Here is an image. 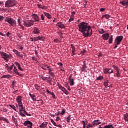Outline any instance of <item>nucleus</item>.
Segmentation results:
<instances>
[{"mask_svg": "<svg viewBox=\"0 0 128 128\" xmlns=\"http://www.w3.org/2000/svg\"><path fill=\"white\" fill-rule=\"evenodd\" d=\"M104 128H114L113 124H108L104 126Z\"/></svg>", "mask_w": 128, "mask_h": 128, "instance_id": "obj_30", "label": "nucleus"}, {"mask_svg": "<svg viewBox=\"0 0 128 128\" xmlns=\"http://www.w3.org/2000/svg\"><path fill=\"white\" fill-rule=\"evenodd\" d=\"M104 86L106 88H108V84H109V82H108V80H106L105 82H104Z\"/></svg>", "mask_w": 128, "mask_h": 128, "instance_id": "obj_31", "label": "nucleus"}, {"mask_svg": "<svg viewBox=\"0 0 128 128\" xmlns=\"http://www.w3.org/2000/svg\"><path fill=\"white\" fill-rule=\"evenodd\" d=\"M78 30L82 33L83 36L88 38L92 34V30L88 24L82 22L78 25Z\"/></svg>", "mask_w": 128, "mask_h": 128, "instance_id": "obj_1", "label": "nucleus"}, {"mask_svg": "<svg viewBox=\"0 0 128 128\" xmlns=\"http://www.w3.org/2000/svg\"><path fill=\"white\" fill-rule=\"evenodd\" d=\"M86 50H83V51H82L81 52H80V54H86Z\"/></svg>", "mask_w": 128, "mask_h": 128, "instance_id": "obj_58", "label": "nucleus"}, {"mask_svg": "<svg viewBox=\"0 0 128 128\" xmlns=\"http://www.w3.org/2000/svg\"><path fill=\"white\" fill-rule=\"evenodd\" d=\"M12 122H14L16 126H18V120H16V118H14V116H12Z\"/></svg>", "mask_w": 128, "mask_h": 128, "instance_id": "obj_21", "label": "nucleus"}, {"mask_svg": "<svg viewBox=\"0 0 128 128\" xmlns=\"http://www.w3.org/2000/svg\"><path fill=\"white\" fill-rule=\"evenodd\" d=\"M29 96H30L32 100L34 102L35 100H36V96L34 94H29Z\"/></svg>", "mask_w": 128, "mask_h": 128, "instance_id": "obj_24", "label": "nucleus"}, {"mask_svg": "<svg viewBox=\"0 0 128 128\" xmlns=\"http://www.w3.org/2000/svg\"><path fill=\"white\" fill-rule=\"evenodd\" d=\"M102 38L104 40H108L110 38V34L108 32L102 35Z\"/></svg>", "mask_w": 128, "mask_h": 128, "instance_id": "obj_10", "label": "nucleus"}, {"mask_svg": "<svg viewBox=\"0 0 128 128\" xmlns=\"http://www.w3.org/2000/svg\"><path fill=\"white\" fill-rule=\"evenodd\" d=\"M123 38V36H117L115 38L114 44H120L122 42V40Z\"/></svg>", "mask_w": 128, "mask_h": 128, "instance_id": "obj_6", "label": "nucleus"}, {"mask_svg": "<svg viewBox=\"0 0 128 128\" xmlns=\"http://www.w3.org/2000/svg\"><path fill=\"white\" fill-rule=\"evenodd\" d=\"M88 128H94V124H88V126H87Z\"/></svg>", "mask_w": 128, "mask_h": 128, "instance_id": "obj_52", "label": "nucleus"}, {"mask_svg": "<svg viewBox=\"0 0 128 128\" xmlns=\"http://www.w3.org/2000/svg\"><path fill=\"white\" fill-rule=\"evenodd\" d=\"M83 66L82 67L83 68H86V61H84L83 62Z\"/></svg>", "mask_w": 128, "mask_h": 128, "instance_id": "obj_51", "label": "nucleus"}, {"mask_svg": "<svg viewBox=\"0 0 128 128\" xmlns=\"http://www.w3.org/2000/svg\"><path fill=\"white\" fill-rule=\"evenodd\" d=\"M65 112H66V110L62 109V112H61V113H60V114H61L62 116H64V114Z\"/></svg>", "mask_w": 128, "mask_h": 128, "instance_id": "obj_47", "label": "nucleus"}, {"mask_svg": "<svg viewBox=\"0 0 128 128\" xmlns=\"http://www.w3.org/2000/svg\"><path fill=\"white\" fill-rule=\"evenodd\" d=\"M24 113L25 114H26V116H32V114H28V112H26V109H24L23 110Z\"/></svg>", "mask_w": 128, "mask_h": 128, "instance_id": "obj_37", "label": "nucleus"}, {"mask_svg": "<svg viewBox=\"0 0 128 128\" xmlns=\"http://www.w3.org/2000/svg\"><path fill=\"white\" fill-rule=\"evenodd\" d=\"M114 40V36L112 35H111L110 36V38H109L108 42L110 44H112V42Z\"/></svg>", "mask_w": 128, "mask_h": 128, "instance_id": "obj_27", "label": "nucleus"}, {"mask_svg": "<svg viewBox=\"0 0 128 128\" xmlns=\"http://www.w3.org/2000/svg\"><path fill=\"white\" fill-rule=\"evenodd\" d=\"M66 88H68V90H71V89L70 88V86H68V84H66Z\"/></svg>", "mask_w": 128, "mask_h": 128, "instance_id": "obj_56", "label": "nucleus"}, {"mask_svg": "<svg viewBox=\"0 0 128 128\" xmlns=\"http://www.w3.org/2000/svg\"><path fill=\"white\" fill-rule=\"evenodd\" d=\"M72 78V74H71L68 78V82L70 84V86H74V78Z\"/></svg>", "mask_w": 128, "mask_h": 128, "instance_id": "obj_9", "label": "nucleus"}, {"mask_svg": "<svg viewBox=\"0 0 128 128\" xmlns=\"http://www.w3.org/2000/svg\"><path fill=\"white\" fill-rule=\"evenodd\" d=\"M105 18L106 20H108V18H110V16L108 14L103 15L102 16V18Z\"/></svg>", "mask_w": 128, "mask_h": 128, "instance_id": "obj_34", "label": "nucleus"}, {"mask_svg": "<svg viewBox=\"0 0 128 128\" xmlns=\"http://www.w3.org/2000/svg\"><path fill=\"white\" fill-rule=\"evenodd\" d=\"M74 20V16H70V18L68 20L69 22H72Z\"/></svg>", "mask_w": 128, "mask_h": 128, "instance_id": "obj_48", "label": "nucleus"}, {"mask_svg": "<svg viewBox=\"0 0 128 128\" xmlns=\"http://www.w3.org/2000/svg\"><path fill=\"white\" fill-rule=\"evenodd\" d=\"M124 118L126 122H128V113L124 114Z\"/></svg>", "mask_w": 128, "mask_h": 128, "instance_id": "obj_28", "label": "nucleus"}, {"mask_svg": "<svg viewBox=\"0 0 128 128\" xmlns=\"http://www.w3.org/2000/svg\"><path fill=\"white\" fill-rule=\"evenodd\" d=\"M6 36H8V38H10V36H12V33L10 32H8L6 34Z\"/></svg>", "mask_w": 128, "mask_h": 128, "instance_id": "obj_49", "label": "nucleus"}, {"mask_svg": "<svg viewBox=\"0 0 128 128\" xmlns=\"http://www.w3.org/2000/svg\"><path fill=\"white\" fill-rule=\"evenodd\" d=\"M45 38H46L44 36H38V40H42V42H44V40Z\"/></svg>", "mask_w": 128, "mask_h": 128, "instance_id": "obj_33", "label": "nucleus"}, {"mask_svg": "<svg viewBox=\"0 0 128 128\" xmlns=\"http://www.w3.org/2000/svg\"><path fill=\"white\" fill-rule=\"evenodd\" d=\"M103 78H104V76H99L98 77L96 78V80H102Z\"/></svg>", "mask_w": 128, "mask_h": 128, "instance_id": "obj_40", "label": "nucleus"}, {"mask_svg": "<svg viewBox=\"0 0 128 128\" xmlns=\"http://www.w3.org/2000/svg\"><path fill=\"white\" fill-rule=\"evenodd\" d=\"M40 20H44V14H40Z\"/></svg>", "mask_w": 128, "mask_h": 128, "instance_id": "obj_41", "label": "nucleus"}, {"mask_svg": "<svg viewBox=\"0 0 128 128\" xmlns=\"http://www.w3.org/2000/svg\"><path fill=\"white\" fill-rule=\"evenodd\" d=\"M103 72L105 74H112L114 72V70L110 68H105L103 70Z\"/></svg>", "mask_w": 128, "mask_h": 128, "instance_id": "obj_8", "label": "nucleus"}, {"mask_svg": "<svg viewBox=\"0 0 128 128\" xmlns=\"http://www.w3.org/2000/svg\"><path fill=\"white\" fill-rule=\"evenodd\" d=\"M47 70H49L48 72L49 74H50V76H52V78H54V72H52V70L50 69H47Z\"/></svg>", "mask_w": 128, "mask_h": 128, "instance_id": "obj_32", "label": "nucleus"}, {"mask_svg": "<svg viewBox=\"0 0 128 128\" xmlns=\"http://www.w3.org/2000/svg\"><path fill=\"white\" fill-rule=\"evenodd\" d=\"M4 22H6L8 24H10L12 26H14L16 24V21L14 20L12 18H10L8 17H6Z\"/></svg>", "mask_w": 128, "mask_h": 128, "instance_id": "obj_2", "label": "nucleus"}, {"mask_svg": "<svg viewBox=\"0 0 128 128\" xmlns=\"http://www.w3.org/2000/svg\"><path fill=\"white\" fill-rule=\"evenodd\" d=\"M20 116H21L26 117V115L22 113V112H20L19 113Z\"/></svg>", "mask_w": 128, "mask_h": 128, "instance_id": "obj_50", "label": "nucleus"}, {"mask_svg": "<svg viewBox=\"0 0 128 128\" xmlns=\"http://www.w3.org/2000/svg\"><path fill=\"white\" fill-rule=\"evenodd\" d=\"M2 78H12V76L8 74V75H3L1 77Z\"/></svg>", "mask_w": 128, "mask_h": 128, "instance_id": "obj_29", "label": "nucleus"}, {"mask_svg": "<svg viewBox=\"0 0 128 128\" xmlns=\"http://www.w3.org/2000/svg\"><path fill=\"white\" fill-rule=\"evenodd\" d=\"M0 54L2 58H4V60H8L10 58V55L4 52L0 51Z\"/></svg>", "mask_w": 128, "mask_h": 128, "instance_id": "obj_5", "label": "nucleus"}, {"mask_svg": "<svg viewBox=\"0 0 128 128\" xmlns=\"http://www.w3.org/2000/svg\"><path fill=\"white\" fill-rule=\"evenodd\" d=\"M34 21L32 20L24 21V26H26V28H30L32 26H34Z\"/></svg>", "mask_w": 128, "mask_h": 128, "instance_id": "obj_3", "label": "nucleus"}, {"mask_svg": "<svg viewBox=\"0 0 128 128\" xmlns=\"http://www.w3.org/2000/svg\"><path fill=\"white\" fill-rule=\"evenodd\" d=\"M92 124L94 126H98V124H100L102 122H100V120H94L92 122Z\"/></svg>", "mask_w": 128, "mask_h": 128, "instance_id": "obj_14", "label": "nucleus"}, {"mask_svg": "<svg viewBox=\"0 0 128 128\" xmlns=\"http://www.w3.org/2000/svg\"><path fill=\"white\" fill-rule=\"evenodd\" d=\"M0 120H4V122H6L8 124H10V122L8 121V120L6 119V118H4V117L0 118Z\"/></svg>", "mask_w": 128, "mask_h": 128, "instance_id": "obj_26", "label": "nucleus"}, {"mask_svg": "<svg viewBox=\"0 0 128 128\" xmlns=\"http://www.w3.org/2000/svg\"><path fill=\"white\" fill-rule=\"evenodd\" d=\"M22 96H17L16 100V102H18V104H20L22 102Z\"/></svg>", "mask_w": 128, "mask_h": 128, "instance_id": "obj_15", "label": "nucleus"}, {"mask_svg": "<svg viewBox=\"0 0 128 128\" xmlns=\"http://www.w3.org/2000/svg\"><path fill=\"white\" fill-rule=\"evenodd\" d=\"M41 78L42 80H48V77H44L42 76Z\"/></svg>", "mask_w": 128, "mask_h": 128, "instance_id": "obj_43", "label": "nucleus"}, {"mask_svg": "<svg viewBox=\"0 0 128 128\" xmlns=\"http://www.w3.org/2000/svg\"><path fill=\"white\" fill-rule=\"evenodd\" d=\"M51 122L54 124V126H56V122H54V120H51Z\"/></svg>", "mask_w": 128, "mask_h": 128, "instance_id": "obj_59", "label": "nucleus"}, {"mask_svg": "<svg viewBox=\"0 0 128 128\" xmlns=\"http://www.w3.org/2000/svg\"><path fill=\"white\" fill-rule=\"evenodd\" d=\"M58 66H61V67L62 66H63L62 63V62H58Z\"/></svg>", "mask_w": 128, "mask_h": 128, "instance_id": "obj_63", "label": "nucleus"}, {"mask_svg": "<svg viewBox=\"0 0 128 128\" xmlns=\"http://www.w3.org/2000/svg\"><path fill=\"white\" fill-rule=\"evenodd\" d=\"M16 6V2H12V0H8L5 2L6 8H12Z\"/></svg>", "mask_w": 128, "mask_h": 128, "instance_id": "obj_4", "label": "nucleus"}, {"mask_svg": "<svg viewBox=\"0 0 128 128\" xmlns=\"http://www.w3.org/2000/svg\"><path fill=\"white\" fill-rule=\"evenodd\" d=\"M37 6L39 8H42V6L40 4H38Z\"/></svg>", "mask_w": 128, "mask_h": 128, "instance_id": "obj_61", "label": "nucleus"}, {"mask_svg": "<svg viewBox=\"0 0 128 128\" xmlns=\"http://www.w3.org/2000/svg\"><path fill=\"white\" fill-rule=\"evenodd\" d=\"M44 16H45L47 18H48L49 20H50V18H52V15L46 12H44Z\"/></svg>", "mask_w": 128, "mask_h": 128, "instance_id": "obj_19", "label": "nucleus"}, {"mask_svg": "<svg viewBox=\"0 0 128 128\" xmlns=\"http://www.w3.org/2000/svg\"><path fill=\"white\" fill-rule=\"evenodd\" d=\"M74 14H76V12H72V16H74Z\"/></svg>", "mask_w": 128, "mask_h": 128, "instance_id": "obj_62", "label": "nucleus"}, {"mask_svg": "<svg viewBox=\"0 0 128 128\" xmlns=\"http://www.w3.org/2000/svg\"><path fill=\"white\" fill-rule=\"evenodd\" d=\"M112 68H114V70H116L117 72H120V68L118 67V66H116L114 65L112 66Z\"/></svg>", "mask_w": 128, "mask_h": 128, "instance_id": "obj_35", "label": "nucleus"}, {"mask_svg": "<svg viewBox=\"0 0 128 128\" xmlns=\"http://www.w3.org/2000/svg\"><path fill=\"white\" fill-rule=\"evenodd\" d=\"M4 20V16H0V22H2Z\"/></svg>", "mask_w": 128, "mask_h": 128, "instance_id": "obj_64", "label": "nucleus"}, {"mask_svg": "<svg viewBox=\"0 0 128 128\" xmlns=\"http://www.w3.org/2000/svg\"><path fill=\"white\" fill-rule=\"evenodd\" d=\"M46 92L52 95V97L53 98H56V95H54V92H50V91L46 90Z\"/></svg>", "mask_w": 128, "mask_h": 128, "instance_id": "obj_23", "label": "nucleus"}, {"mask_svg": "<svg viewBox=\"0 0 128 128\" xmlns=\"http://www.w3.org/2000/svg\"><path fill=\"white\" fill-rule=\"evenodd\" d=\"M56 26H58L60 28H64V24L62 22H58L57 23Z\"/></svg>", "mask_w": 128, "mask_h": 128, "instance_id": "obj_17", "label": "nucleus"}, {"mask_svg": "<svg viewBox=\"0 0 128 128\" xmlns=\"http://www.w3.org/2000/svg\"><path fill=\"white\" fill-rule=\"evenodd\" d=\"M99 34H104V29H100Z\"/></svg>", "mask_w": 128, "mask_h": 128, "instance_id": "obj_42", "label": "nucleus"}, {"mask_svg": "<svg viewBox=\"0 0 128 128\" xmlns=\"http://www.w3.org/2000/svg\"><path fill=\"white\" fill-rule=\"evenodd\" d=\"M48 126V122H42L40 126V128H46V126Z\"/></svg>", "mask_w": 128, "mask_h": 128, "instance_id": "obj_20", "label": "nucleus"}, {"mask_svg": "<svg viewBox=\"0 0 128 128\" xmlns=\"http://www.w3.org/2000/svg\"><path fill=\"white\" fill-rule=\"evenodd\" d=\"M13 52H14L17 56H20V53L16 50H13Z\"/></svg>", "mask_w": 128, "mask_h": 128, "instance_id": "obj_25", "label": "nucleus"}, {"mask_svg": "<svg viewBox=\"0 0 128 128\" xmlns=\"http://www.w3.org/2000/svg\"><path fill=\"white\" fill-rule=\"evenodd\" d=\"M34 42H38V37H34Z\"/></svg>", "mask_w": 128, "mask_h": 128, "instance_id": "obj_53", "label": "nucleus"}, {"mask_svg": "<svg viewBox=\"0 0 128 128\" xmlns=\"http://www.w3.org/2000/svg\"><path fill=\"white\" fill-rule=\"evenodd\" d=\"M15 64H16V66L17 68H18V70H20L22 72V70H22V68L20 67V64L18 62H16Z\"/></svg>", "mask_w": 128, "mask_h": 128, "instance_id": "obj_22", "label": "nucleus"}, {"mask_svg": "<svg viewBox=\"0 0 128 128\" xmlns=\"http://www.w3.org/2000/svg\"><path fill=\"white\" fill-rule=\"evenodd\" d=\"M120 4L124 6H128V0H124L122 2H120Z\"/></svg>", "mask_w": 128, "mask_h": 128, "instance_id": "obj_13", "label": "nucleus"}, {"mask_svg": "<svg viewBox=\"0 0 128 128\" xmlns=\"http://www.w3.org/2000/svg\"><path fill=\"white\" fill-rule=\"evenodd\" d=\"M19 111L20 112H23V110H24V108H19Z\"/></svg>", "mask_w": 128, "mask_h": 128, "instance_id": "obj_57", "label": "nucleus"}, {"mask_svg": "<svg viewBox=\"0 0 128 128\" xmlns=\"http://www.w3.org/2000/svg\"><path fill=\"white\" fill-rule=\"evenodd\" d=\"M9 106H10V108H12V110H15V112H17L16 109V106H14V105L10 104L9 105Z\"/></svg>", "mask_w": 128, "mask_h": 128, "instance_id": "obj_38", "label": "nucleus"}, {"mask_svg": "<svg viewBox=\"0 0 128 128\" xmlns=\"http://www.w3.org/2000/svg\"><path fill=\"white\" fill-rule=\"evenodd\" d=\"M18 106H20V108H24V106L22 105V102L21 103H18Z\"/></svg>", "mask_w": 128, "mask_h": 128, "instance_id": "obj_45", "label": "nucleus"}, {"mask_svg": "<svg viewBox=\"0 0 128 128\" xmlns=\"http://www.w3.org/2000/svg\"><path fill=\"white\" fill-rule=\"evenodd\" d=\"M81 122L83 126H86V122H84V120H82Z\"/></svg>", "mask_w": 128, "mask_h": 128, "instance_id": "obj_55", "label": "nucleus"}, {"mask_svg": "<svg viewBox=\"0 0 128 128\" xmlns=\"http://www.w3.org/2000/svg\"><path fill=\"white\" fill-rule=\"evenodd\" d=\"M40 32V30L38 28L36 27H34V30L32 32V34H38Z\"/></svg>", "mask_w": 128, "mask_h": 128, "instance_id": "obj_11", "label": "nucleus"}, {"mask_svg": "<svg viewBox=\"0 0 128 128\" xmlns=\"http://www.w3.org/2000/svg\"><path fill=\"white\" fill-rule=\"evenodd\" d=\"M58 86L60 90H62V92H64V94H66V92H68V90H66V88H64V87H63L60 84H58Z\"/></svg>", "mask_w": 128, "mask_h": 128, "instance_id": "obj_16", "label": "nucleus"}, {"mask_svg": "<svg viewBox=\"0 0 128 128\" xmlns=\"http://www.w3.org/2000/svg\"><path fill=\"white\" fill-rule=\"evenodd\" d=\"M46 66H48V65L46 64V65H44L43 66H40V68H42V70H47L48 69H46Z\"/></svg>", "mask_w": 128, "mask_h": 128, "instance_id": "obj_39", "label": "nucleus"}, {"mask_svg": "<svg viewBox=\"0 0 128 128\" xmlns=\"http://www.w3.org/2000/svg\"><path fill=\"white\" fill-rule=\"evenodd\" d=\"M23 124L25 126H28V128H32V122L30 120L25 121Z\"/></svg>", "mask_w": 128, "mask_h": 128, "instance_id": "obj_7", "label": "nucleus"}, {"mask_svg": "<svg viewBox=\"0 0 128 128\" xmlns=\"http://www.w3.org/2000/svg\"><path fill=\"white\" fill-rule=\"evenodd\" d=\"M35 22H40V18L38 16V14H34L32 16Z\"/></svg>", "mask_w": 128, "mask_h": 128, "instance_id": "obj_12", "label": "nucleus"}, {"mask_svg": "<svg viewBox=\"0 0 128 128\" xmlns=\"http://www.w3.org/2000/svg\"><path fill=\"white\" fill-rule=\"evenodd\" d=\"M72 116L71 115H70L68 116L66 118V122H70V120H72V118H70Z\"/></svg>", "mask_w": 128, "mask_h": 128, "instance_id": "obj_36", "label": "nucleus"}, {"mask_svg": "<svg viewBox=\"0 0 128 128\" xmlns=\"http://www.w3.org/2000/svg\"><path fill=\"white\" fill-rule=\"evenodd\" d=\"M71 48H72V52H76V48H74V46L72 44H71Z\"/></svg>", "mask_w": 128, "mask_h": 128, "instance_id": "obj_44", "label": "nucleus"}, {"mask_svg": "<svg viewBox=\"0 0 128 128\" xmlns=\"http://www.w3.org/2000/svg\"><path fill=\"white\" fill-rule=\"evenodd\" d=\"M14 71L15 72V74H18V76H24V74H20V72H18V69L16 68V66L14 67Z\"/></svg>", "mask_w": 128, "mask_h": 128, "instance_id": "obj_18", "label": "nucleus"}, {"mask_svg": "<svg viewBox=\"0 0 128 128\" xmlns=\"http://www.w3.org/2000/svg\"><path fill=\"white\" fill-rule=\"evenodd\" d=\"M41 8L44 10H46V8H48V7L46 6H42V7H41Z\"/></svg>", "mask_w": 128, "mask_h": 128, "instance_id": "obj_60", "label": "nucleus"}, {"mask_svg": "<svg viewBox=\"0 0 128 128\" xmlns=\"http://www.w3.org/2000/svg\"><path fill=\"white\" fill-rule=\"evenodd\" d=\"M116 76L117 78H120V71L117 72L116 73Z\"/></svg>", "mask_w": 128, "mask_h": 128, "instance_id": "obj_46", "label": "nucleus"}, {"mask_svg": "<svg viewBox=\"0 0 128 128\" xmlns=\"http://www.w3.org/2000/svg\"><path fill=\"white\" fill-rule=\"evenodd\" d=\"M32 60H35V62H36V60H38V58L34 56H32Z\"/></svg>", "mask_w": 128, "mask_h": 128, "instance_id": "obj_54", "label": "nucleus"}]
</instances>
